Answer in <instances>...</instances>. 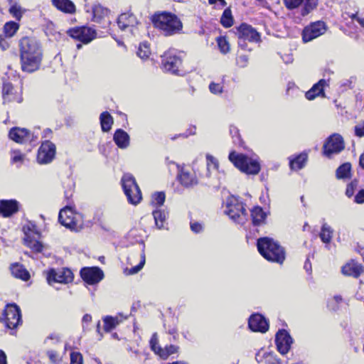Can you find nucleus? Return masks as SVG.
I'll use <instances>...</instances> for the list:
<instances>
[{"mask_svg": "<svg viewBox=\"0 0 364 364\" xmlns=\"http://www.w3.org/2000/svg\"><path fill=\"white\" fill-rule=\"evenodd\" d=\"M333 230L327 223H324L321 228L319 237L321 240L325 244H329L333 237Z\"/></svg>", "mask_w": 364, "mask_h": 364, "instance_id": "c9c22d12", "label": "nucleus"}, {"mask_svg": "<svg viewBox=\"0 0 364 364\" xmlns=\"http://www.w3.org/2000/svg\"><path fill=\"white\" fill-rule=\"evenodd\" d=\"M180 52L175 49H170L165 52L162 57V68L166 72L173 74H179V68L182 64Z\"/></svg>", "mask_w": 364, "mask_h": 364, "instance_id": "0eeeda50", "label": "nucleus"}, {"mask_svg": "<svg viewBox=\"0 0 364 364\" xmlns=\"http://www.w3.org/2000/svg\"><path fill=\"white\" fill-rule=\"evenodd\" d=\"M264 359L266 364H282V362L279 359L277 358L273 353H265Z\"/></svg>", "mask_w": 364, "mask_h": 364, "instance_id": "603ef678", "label": "nucleus"}, {"mask_svg": "<svg viewBox=\"0 0 364 364\" xmlns=\"http://www.w3.org/2000/svg\"><path fill=\"white\" fill-rule=\"evenodd\" d=\"M104 329L106 332H109L114 329L119 323L117 317L106 316L104 319Z\"/></svg>", "mask_w": 364, "mask_h": 364, "instance_id": "79ce46f5", "label": "nucleus"}, {"mask_svg": "<svg viewBox=\"0 0 364 364\" xmlns=\"http://www.w3.org/2000/svg\"><path fill=\"white\" fill-rule=\"evenodd\" d=\"M151 54L149 45L146 42H143L139 44L137 55L141 59H146Z\"/></svg>", "mask_w": 364, "mask_h": 364, "instance_id": "37998d69", "label": "nucleus"}, {"mask_svg": "<svg viewBox=\"0 0 364 364\" xmlns=\"http://www.w3.org/2000/svg\"><path fill=\"white\" fill-rule=\"evenodd\" d=\"M304 0H284V4L288 9H294L299 7Z\"/></svg>", "mask_w": 364, "mask_h": 364, "instance_id": "864d4df0", "label": "nucleus"}, {"mask_svg": "<svg viewBox=\"0 0 364 364\" xmlns=\"http://www.w3.org/2000/svg\"><path fill=\"white\" fill-rule=\"evenodd\" d=\"M9 269L12 276L15 278L26 282L29 280L31 277L29 272L22 264L19 262L11 264Z\"/></svg>", "mask_w": 364, "mask_h": 364, "instance_id": "a878e982", "label": "nucleus"}, {"mask_svg": "<svg viewBox=\"0 0 364 364\" xmlns=\"http://www.w3.org/2000/svg\"><path fill=\"white\" fill-rule=\"evenodd\" d=\"M151 21L156 28L164 31L166 36H171L182 29V23L174 14L169 12L155 14Z\"/></svg>", "mask_w": 364, "mask_h": 364, "instance_id": "7ed1b4c3", "label": "nucleus"}, {"mask_svg": "<svg viewBox=\"0 0 364 364\" xmlns=\"http://www.w3.org/2000/svg\"><path fill=\"white\" fill-rule=\"evenodd\" d=\"M350 18L353 19V20H356L359 24L364 28V18H360L359 16H358V14H353L351 16H350Z\"/></svg>", "mask_w": 364, "mask_h": 364, "instance_id": "338daca9", "label": "nucleus"}, {"mask_svg": "<svg viewBox=\"0 0 364 364\" xmlns=\"http://www.w3.org/2000/svg\"><path fill=\"white\" fill-rule=\"evenodd\" d=\"M47 281L50 285L54 283L67 284L73 281V273L68 268L50 269L47 274Z\"/></svg>", "mask_w": 364, "mask_h": 364, "instance_id": "2eb2a0df", "label": "nucleus"}, {"mask_svg": "<svg viewBox=\"0 0 364 364\" xmlns=\"http://www.w3.org/2000/svg\"><path fill=\"white\" fill-rule=\"evenodd\" d=\"M70 364H83L82 355L79 352L70 353Z\"/></svg>", "mask_w": 364, "mask_h": 364, "instance_id": "3c124183", "label": "nucleus"}, {"mask_svg": "<svg viewBox=\"0 0 364 364\" xmlns=\"http://www.w3.org/2000/svg\"><path fill=\"white\" fill-rule=\"evenodd\" d=\"M224 213L236 223L242 225L247 220V212L244 204L235 196H230L226 200Z\"/></svg>", "mask_w": 364, "mask_h": 364, "instance_id": "39448f33", "label": "nucleus"}, {"mask_svg": "<svg viewBox=\"0 0 364 364\" xmlns=\"http://www.w3.org/2000/svg\"><path fill=\"white\" fill-rule=\"evenodd\" d=\"M351 164L350 163H344L341 165L336 172V178L338 179H348L351 176Z\"/></svg>", "mask_w": 364, "mask_h": 364, "instance_id": "e433bc0d", "label": "nucleus"}, {"mask_svg": "<svg viewBox=\"0 0 364 364\" xmlns=\"http://www.w3.org/2000/svg\"><path fill=\"white\" fill-rule=\"evenodd\" d=\"M220 23L225 28H229L232 26L233 18L232 16L231 10L229 8H227L224 10L220 18Z\"/></svg>", "mask_w": 364, "mask_h": 364, "instance_id": "ea45409f", "label": "nucleus"}, {"mask_svg": "<svg viewBox=\"0 0 364 364\" xmlns=\"http://www.w3.org/2000/svg\"><path fill=\"white\" fill-rule=\"evenodd\" d=\"M20 208V203L15 199L0 200V216L9 218L16 214Z\"/></svg>", "mask_w": 364, "mask_h": 364, "instance_id": "b1692460", "label": "nucleus"}, {"mask_svg": "<svg viewBox=\"0 0 364 364\" xmlns=\"http://www.w3.org/2000/svg\"><path fill=\"white\" fill-rule=\"evenodd\" d=\"M364 271V267L357 262L352 260L342 267V272L347 276L358 277Z\"/></svg>", "mask_w": 364, "mask_h": 364, "instance_id": "cd10ccee", "label": "nucleus"}, {"mask_svg": "<svg viewBox=\"0 0 364 364\" xmlns=\"http://www.w3.org/2000/svg\"><path fill=\"white\" fill-rule=\"evenodd\" d=\"M92 316L90 314H86L82 318V328L84 331L87 329V325L91 322Z\"/></svg>", "mask_w": 364, "mask_h": 364, "instance_id": "bf43d9fd", "label": "nucleus"}, {"mask_svg": "<svg viewBox=\"0 0 364 364\" xmlns=\"http://www.w3.org/2000/svg\"><path fill=\"white\" fill-rule=\"evenodd\" d=\"M229 160L240 171L248 175H257L260 171V164L257 158L249 157L244 154L232 151Z\"/></svg>", "mask_w": 364, "mask_h": 364, "instance_id": "20e7f679", "label": "nucleus"}, {"mask_svg": "<svg viewBox=\"0 0 364 364\" xmlns=\"http://www.w3.org/2000/svg\"><path fill=\"white\" fill-rule=\"evenodd\" d=\"M100 121L102 132H109L114 123L113 117L108 112H103L100 114Z\"/></svg>", "mask_w": 364, "mask_h": 364, "instance_id": "473e14b6", "label": "nucleus"}, {"mask_svg": "<svg viewBox=\"0 0 364 364\" xmlns=\"http://www.w3.org/2000/svg\"><path fill=\"white\" fill-rule=\"evenodd\" d=\"M109 13V10L102 6L97 4L92 7V20L97 23H100Z\"/></svg>", "mask_w": 364, "mask_h": 364, "instance_id": "72a5a7b5", "label": "nucleus"}, {"mask_svg": "<svg viewBox=\"0 0 364 364\" xmlns=\"http://www.w3.org/2000/svg\"><path fill=\"white\" fill-rule=\"evenodd\" d=\"M355 134L358 137L364 136V122L355 127Z\"/></svg>", "mask_w": 364, "mask_h": 364, "instance_id": "4d7b16f0", "label": "nucleus"}, {"mask_svg": "<svg viewBox=\"0 0 364 364\" xmlns=\"http://www.w3.org/2000/svg\"><path fill=\"white\" fill-rule=\"evenodd\" d=\"M251 218L252 224L259 226L264 223L267 213L259 206H255L251 210Z\"/></svg>", "mask_w": 364, "mask_h": 364, "instance_id": "7c9ffc66", "label": "nucleus"}, {"mask_svg": "<svg viewBox=\"0 0 364 364\" xmlns=\"http://www.w3.org/2000/svg\"><path fill=\"white\" fill-rule=\"evenodd\" d=\"M206 160L208 169L207 176L210 177L212 174L210 171L211 168L214 171V174L217 176V180H215L214 178L211 179L209 182V186L218 190L220 188L222 184L221 181L224 176V173L218 171L219 164L218 160L214 156H211L210 154H207Z\"/></svg>", "mask_w": 364, "mask_h": 364, "instance_id": "dca6fc26", "label": "nucleus"}, {"mask_svg": "<svg viewBox=\"0 0 364 364\" xmlns=\"http://www.w3.org/2000/svg\"><path fill=\"white\" fill-rule=\"evenodd\" d=\"M19 28V24L15 21H9L5 23L4 32L6 36L12 37Z\"/></svg>", "mask_w": 364, "mask_h": 364, "instance_id": "a19ab883", "label": "nucleus"}, {"mask_svg": "<svg viewBox=\"0 0 364 364\" xmlns=\"http://www.w3.org/2000/svg\"><path fill=\"white\" fill-rule=\"evenodd\" d=\"M344 148L343 137L339 134H333L326 139L323 146V153L328 158H331L333 154L340 153Z\"/></svg>", "mask_w": 364, "mask_h": 364, "instance_id": "9d476101", "label": "nucleus"}, {"mask_svg": "<svg viewBox=\"0 0 364 364\" xmlns=\"http://www.w3.org/2000/svg\"><path fill=\"white\" fill-rule=\"evenodd\" d=\"M326 85V81L324 79L320 80L318 82L314 84L312 87L305 93V97L309 100H313L316 97H325L323 88Z\"/></svg>", "mask_w": 364, "mask_h": 364, "instance_id": "bb28decb", "label": "nucleus"}, {"mask_svg": "<svg viewBox=\"0 0 364 364\" xmlns=\"http://www.w3.org/2000/svg\"><path fill=\"white\" fill-rule=\"evenodd\" d=\"M60 336L58 333H53L50 334L46 338L45 342L47 343L49 341H53L54 343L58 342L60 341Z\"/></svg>", "mask_w": 364, "mask_h": 364, "instance_id": "e2e57ef3", "label": "nucleus"}, {"mask_svg": "<svg viewBox=\"0 0 364 364\" xmlns=\"http://www.w3.org/2000/svg\"><path fill=\"white\" fill-rule=\"evenodd\" d=\"M250 329L255 332L265 333L269 329L267 319L260 314H252L248 320Z\"/></svg>", "mask_w": 364, "mask_h": 364, "instance_id": "5701e85b", "label": "nucleus"}, {"mask_svg": "<svg viewBox=\"0 0 364 364\" xmlns=\"http://www.w3.org/2000/svg\"><path fill=\"white\" fill-rule=\"evenodd\" d=\"M179 347L175 345L166 346L159 350L158 355L163 360H166L171 355L176 353L178 351Z\"/></svg>", "mask_w": 364, "mask_h": 364, "instance_id": "58836bf2", "label": "nucleus"}, {"mask_svg": "<svg viewBox=\"0 0 364 364\" xmlns=\"http://www.w3.org/2000/svg\"><path fill=\"white\" fill-rule=\"evenodd\" d=\"M4 323L7 328L14 329L21 323V313L18 306L9 304L6 306L3 314Z\"/></svg>", "mask_w": 364, "mask_h": 364, "instance_id": "9b49d317", "label": "nucleus"}, {"mask_svg": "<svg viewBox=\"0 0 364 364\" xmlns=\"http://www.w3.org/2000/svg\"><path fill=\"white\" fill-rule=\"evenodd\" d=\"M358 185V181L356 179L353 180L350 183L347 185L346 190V195L348 198H350L353 196L355 189Z\"/></svg>", "mask_w": 364, "mask_h": 364, "instance_id": "8fccbe9b", "label": "nucleus"}, {"mask_svg": "<svg viewBox=\"0 0 364 364\" xmlns=\"http://www.w3.org/2000/svg\"><path fill=\"white\" fill-rule=\"evenodd\" d=\"M9 138L16 143H35L38 139V134L31 133L28 129L20 127H13L9 133Z\"/></svg>", "mask_w": 364, "mask_h": 364, "instance_id": "ddd939ff", "label": "nucleus"}, {"mask_svg": "<svg viewBox=\"0 0 364 364\" xmlns=\"http://www.w3.org/2000/svg\"><path fill=\"white\" fill-rule=\"evenodd\" d=\"M24 244L36 252H41L43 250V245L38 239L40 236L36 230V225L31 223L23 226Z\"/></svg>", "mask_w": 364, "mask_h": 364, "instance_id": "1a4fd4ad", "label": "nucleus"}, {"mask_svg": "<svg viewBox=\"0 0 364 364\" xmlns=\"http://www.w3.org/2000/svg\"><path fill=\"white\" fill-rule=\"evenodd\" d=\"M56 154L55 145L46 140L42 143L38 149L37 161L40 164H50L55 158Z\"/></svg>", "mask_w": 364, "mask_h": 364, "instance_id": "f8f14e48", "label": "nucleus"}, {"mask_svg": "<svg viewBox=\"0 0 364 364\" xmlns=\"http://www.w3.org/2000/svg\"><path fill=\"white\" fill-rule=\"evenodd\" d=\"M4 104L9 102L20 103L22 102L21 89L14 87L10 82H4L2 87Z\"/></svg>", "mask_w": 364, "mask_h": 364, "instance_id": "f3484780", "label": "nucleus"}, {"mask_svg": "<svg viewBox=\"0 0 364 364\" xmlns=\"http://www.w3.org/2000/svg\"><path fill=\"white\" fill-rule=\"evenodd\" d=\"M25 155L23 154L18 150H13L11 151V162L13 164H17V166L19 167L24 161Z\"/></svg>", "mask_w": 364, "mask_h": 364, "instance_id": "c03bdc74", "label": "nucleus"}, {"mask_svg": "<svg viewBox=\"0 0 364 364\" xmlns=\"http://www.w3.org/2000/svg\"><path fill=\"white\" fill-rule=\"evenodd\" d=\"M191 229L195 233H199L202 231L203 227L202 225L199 223H191Z\"/></svg>", "mask_w": 364, "mask_h": 364, "instance_id": "052dcab7", "label": "nucleus"}, {"mask_svg": "<svg viewBox=\"0 0 364 364\" xmlns=\"http://www.w3.org/2000/svg\"><path fill=\"white\" fill-rule=\"evenodd\" d=\"M218 46L223 53H227L230 50L229 43L225 37H219L217 40Z\"/></svg>", "mask_w": 364, "mask_h": 364, "instance_id": "de8ad7c7", "label": "nucleus"}, {"mask_svg": "<svg viewBox=\"0 0 364 364\" xmlns=\"http://www.w3.org/2000/svg\"><path fill=\"white\" fill-rule=\"evenodd\" d=\"M19 46L22 70L26 73L38 70L43 60L41 43L36 38L23 37L20 41Z\"/></svg>", "mask_w": 364, "mask_h": 364, "instance_id": "f257e3e1", "label": "nucleus"}, {"mask_svg": "<svg viewBox=\"0 0 364 364\" xmlns=\"http://www.w3.org/2000/svg\"><path fill=\"white\" fill-rule=\"evenodd\" d=\"M177 167L178 170L177 178L182 186L188 188L198 183V180L194 174L191 173L183 167L181 168L179 166Z\"/></svg>", "mask_w": 364, "mask_h": 364, "instance_id": "393cba45", "label": "nucleus"}, {"mask_svg": "<svg viewBox=\"0 0 364 364\" xmlns=\"http://www.w3.org/2000/svg\"><path fill=\"white\" fill-rule=\"evenodd\" d=\"M139 23L136 16L132 13L121 14L117 18V25L120 30H128L132 35L137 33L136 26Z\"/></svg>", "mask_w": 364, "mask_h": 364, "instance_id": "6ab92c4d", "label": "nucleus"}, {"mask_svg": "<svg viewBox=\"0 0 364 364\" xmlns=\"http://www.w3.org/2000/svg\"><path fill=\"white\" fill-rule=\"evenodd\" d=\"M257 250L260 255L267 260L282 264L285 259L284 248L273 239L264 237H260L257 242Z\"/></svg>", "mask_w": 364, "mask_h": 364, "instance_id": "f03ea898", "label": "nucleus"}, {"mask_svg": "<svg viewBox=\"0 0 364 364\" xmlns=\"http://www.w3.org/2000/svg\"><path fill=\"white\" fill-rule=\"evenodd\" d=\"M307 154L302 153L295 156L294 159H290L289 165L293 170L301 169L307 161Z\"/></svg>", "mask_w": 364, "mask_h": 364, "instance_id": "f704fd0d", "label": "nucleus"}, {"mask_svg": "<svg viewBox=\"0 0 364 364\" xmlns=\"http://www.w3.org/2000/svg\"><path fill=\"white\" fill-rule=\"evenodd\" d=\"M248 60L249 58L247 55H240L237 58L236 62L238 66H240V68H245L247 66L248 63Z\"/></svg>", "mask_w": 364, "mask_h": 364, "instance_id": "6e6d98bb", "label": "nucleus"}, {"mask_svg": "<svg viewBox=\"0 0 364 364\" xmlns=\"http://www.w3.org/2000/svg\"><path fill=\"white\" fill-rule=\"evenodd\" d=\"M47 354H48L49 358L50 359V360H52L53 362H55L58 360V355L55 351L49 350V351H48Z\"/></svg>", "mask_w": 364, "mask_h": 364, "instance_id": "69168bd1", "label": "nucleus"}, {"mask_svg": "<svg viewBox=\"0 0 364 364\" xmlns=\"http://www.w3.org/2000/svg\"><path fill=\"white\" fill-rule=\"evenodd\" d=\"M150 348L156 354L158 355L159 352V349H161V347L159 345L158 343V336H157V333H154L151 339H150Z\"/></svg>", "mask_w": 364, "mask_h": 364, "instance_id": "09e8293b", "label": "nucleus"}, {"mask_svg": "<svg viewBox=\"0 0 364 364\" xmlns=\"http://www.w3.org/2000/svg\"><path fill=\"white\" fill-rule=\"evenodd\" d=\"M51 2L53 6L63 13L69 14L75 13V6L70 0H51Z\"/></svg>", "mask_w": 364, "mask_h": 364, "instance_id": "c756f323", "label": "nucleus"}, {"mask_svg": "<svg viewBox=\"0 0 364 364\" xmlns=\"http://www.w3.org/2000/svg\"><path fill=\"white\" fill-rule=\"evenodd\" d=\"M230 132L232 135V137L237 136V139L240 138L239 134H238V129L237 127L234 126H231L230 127Z\"/></svg>", "mask_w": 364, "mask_h": 364, "instance_id": "774afa93", "label": "nucleus"}, {"mask_svg": "<svg viewBox=\"0 0 364 364\" xmlns=\"http://www.w3.org/2000/svg\"><path fill=\"white\" fill-rule=\"evenodd\" d=\"M165 198L164 192H156L152 195L151 203L155 205L161 206L165 201Z\"/></svg>", "mask_w": 364, "mask_h": 364, "instance_id": "a18cd8bd", "label": "nucleus"}, {"mask_svg": "<svg viewBox=\"0 0 364 364\" xmlns=\"http://www.w3.org/2000/svg\"><path fill=\"white\" fill-rule=\"evenodd\" d=\"M9 13L15 18L17 21H20L22 17V11L20 6L14 4L9 8Z\"/></svg>", "mask_w": 364, "mask_h": 364, "instance_id": "49530a36", "label": "nucleus"}, {"mask_svg": "<svg viewBox=\"0 0 364 364\" xmlns=\"http://www.w3.org/2000/svg\"><path fill=\"white\" fill-rule=\"evenodd\" d=\"M209 90L213 94H220L223 92V86L219 83L211 82Z\"/></svg>", "mask_w": 364, "mask_h": 364, "instance_id": "5fc2aeb1", "label": "nucleus"}, {"mask_svg": "<svg viewBox=\"0 0 364 364\" xmlns=\"http://www.w3.org/2000/svg\"><path fill=\"white\" fill-rule=\"evenodd\" d=\"M9 44L5 38L2 36H0V48H1L3 50H5L9 48Z\"/></svg>", "mask_w": 364, "mask_h": 364, "instance_id": "0e129e2a", "label": "nucleus"}, {"mask_svg": "<svg viewBox=\"0 0 364 364\" xmlns=\"http://www.w3.org/2000/svg\"><path fill=\"white\" fill-rule=\"evenodd\" d=\"M58 221L62 225L70 230H77L79 228L75 219V214L69 206L60 210Z\"/></svg>", "mask_w": 364, "mask_h": 364, "instance_id": "aec40b11", "label": "nucleus"}, {"mask_svg": "<svg viewBox=\"0 0 364 364\" xmlns=\"http://www.w3.org/2000/svg\"><path fill=\"white\" fill-rule=\"evenodd\" d=\"M354 202L358 204L364 203V189L360 190L354 198Z\"/></svg>", "mask_w": 364, "mask_h": 364, "instance_id": "13d9d810", "label": "nucleus"}, {"mask_svg": "<svg viewBox=\"0 0 364 364\" xmlns=\"http://www.w3.org/2000/svg\"><path fill=\"white\" fill-rule=\"evenodd\" d=\"M113 140L119 149H124L129 146V135L122 129H117L114 132Z\"/></svg>", "mask_w": 364, "mask_h": 364, "instance_id": "c85d7f7f", "label": "nucleus"}, {"mask_svg": "<svg viewBox=\"0 0 364 364\" xmlns=\"http://www.w3.org/2000/svg\"><path fill=\"white\" fill-rule=\"evenodd\" d=\"M167 333L173 336V341H177L178 335L177 333V328L176 327L168 328Z\"/></svg>", "mask_w": 364, "mask_h": 364, "instance_id": "680f3d73", "label": "nucleus"}, {"mask_svg": "<svg viewBox=\"0 0 364 364\" xmlns=\"http://www.w3.org/2000/svg\"><path fill=\"white\" fill-rule=\"evenodd\" d=\"M68 33L70 37L83 43H90L96 36V33L93 29L85 26L70 29Z\"/></svg>", "mask_w": 364, "mask_h": 364, "instance_id": "4be33fe9", "label": "nucleus"}, {"mask_svg": "<svg viewBox=\"0 0 364 364\" xmlns=\"http://www.w3.org/2000/svg\"><path fill=\"white\" fill-rule=\"evenodd\" d=\"M80 274L83 281L90 285L99 283L104 277L102 270L97 267H83Z\"/></svg>", "mask_w": 364, "mask_h": 364, "instance_id": "a211bd4d", "label": "nucleus"}, {"mask_svg": "<svg viewBox=\"0 0 364 364\" xmlns=\"http://www.w3.org/2000/svg\"><path fill=\"white\" fill-rule=\"evenodd\" d=\"M122 185L128 201L134 205L138 204L141 198L139 187L132 175L126 173L122 178Z\"/></svg>", "mask_w": 364, "mask_h": 364, "instance_id": "423d86ee", "label": "nucleus"}, {"mask_svg": "<svg viewBox=\"0 0 364 364\" xmlns=\"http://www.w3.org/2000/svg\"><path fill=\"white\" fill-rule=\"evenodd\" d=\"M326 31V25L323 21H318L311 23L306 26L302 32V39L304 42H309Z\"/></svg>", "mask_w": 364, "mask_h": 364, "instance_id": "4468645a", "label": "nucleus"}, {"mask_svg": "<svg viewBox=\"0 0 364 364\" xmlns=\"http://www.w3.org/2000/svg\"><path fill=\"white\" fill-rule=\"evenodd\" d=\"M144 247H145V245H144V244H143V249H142L141 252L139 255V257H140L139 263L137 265H135L130 269H127L125 270V272L127 274H129V275L135 274L138 273L144 266L145 262H146V255H145V252H144Z\"/></svg>", "mask_w": 364, "mask_h": 364, "instance_id": "4c0bfd02", "label": "nucleus"}, {"mask_svg": "<svg viewBox=\"0 0 364 364\" xmlns=\"http://www.w3.org/2000/svg\"><path fill=\"white\" fill-rule=\"evenodd\" d=\"M237 32L238 45L242 49H247L246 41L255 43L260 41L259 33L250 25L247 23H242L237 28Z\"/></svg>", "mask_w": 364, "mask_h": 364, "instance_id": "6e6552de", "label": "nucleus"}, {"mask_svg": "<svg viewBox=\"0 0 364 364\" xmlns=\"http://www.w3.org/2000/svg\"><path fill=\"white\" fill-rule=\"evenodd\" d=\"M275 343L278 351L281 354L285 355L289 352L293 343V339L287 331L281 329L276 334Z\"/></svg>", "mask_w": 364, "mask_h": 364, "instance_id": "412c9836", "label": "nucleus"}, {"mask_svg": "<svg viewBox=\"0 0 364 364\" xmlns=\"http://www.w3.org/2000/svg\"><path fill=\"white\" fill-rule=\"evenodd\" d=\"M155 225L158 229L165 228L166 223L167 213L164 210L156 209L152 213Z\"/></svg>", "mask_w": 364, "mask_h": 364, "instance_id": "2f4dec72", "label": "nucleus"}]
</instances>
